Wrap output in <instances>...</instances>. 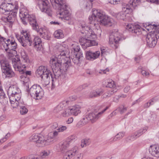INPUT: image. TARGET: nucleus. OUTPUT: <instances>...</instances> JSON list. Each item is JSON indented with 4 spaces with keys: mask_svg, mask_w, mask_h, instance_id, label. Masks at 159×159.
<instances>
[{
    "mask_svg": "<svg viewBox=\"0 0 159 159\" xmlns=\"http://www.w3.org/2000/svg\"><path fill=\"white\" fill-rule=\"evenodd\" d=\"M52 5H55L56 8L60 10L59 14L62 19L68 20L70 19V14L67 4L62 0H50Z\"/></svg>",
    "mask_w": 159,
    "mask_h": 159,
    "instance_id": "7ed1b4c3",
    "label": "nucleus"
},
{
    "mask_svg": "<svg viewBox=\"0 0 159 159\" xmlns=\"http://www.w3.org/2000/svg\"><path fill=\"white\" fill-rule=\"evenodd\" d=\"M10 136V134L8 133L5 136V137L2 139L0 140H1L2 142L1 144L3 143L4 142L6 141L7 139Z\"/></svg>",
    "mask_w": 159,
    "mask_h": 159,
    "instance_id": "09e8293b",
    "label": "nucleus"
},
{
    "mask_svg": "<svg viewBox=\"0 0 159 159\" xmlns=\"http://www.w3.org/2000/svg\"><path fill=\"white\" fill-rule=\"evenodd\" d=\"M118 110L121 114H122L127 111V107H125L123 105H122L118 108Z\"/></svg>",
    "mask_w": 159,
    "mask_h": 159,
    "instance_id": "37998d69",
    "label": "nucleus"
},
{
    "mask_svg": "<svg viewBox=\"0 0 159 159\" xmlns=\"http://www.w3.org/2000/svg\"><path fill=\"white\" fill-rule=\"evenodd\" d=\"M69 147L67 142L65 141L60 143L57 146V149L58 151L62 153H64L67 151V148Z\"/></svg>",
    "mask_w": 159,
    "mask_h": 159,
    "instance_id": "b1692460",
    "label": "nucleus"
},
{
    "mask_svg": "<svg viewBox=\"0 0 159 159\" xmlns=\"http://www.w3.org/2000/svg\"><path fill=\"white\" fill-rule=\"evenodd\" d=\"M54 35L55 37L57 39H61L64 37L63 31L61 30L56 31L54 33Z\"/></svg>",
    "mask_w": 159,
    "mask_h": 159,
    "instance_id": "f704fd0d",
    "label": "nucleus"
},
{
    "mask_svg": "<svg viewBox=\"0 0 159 159\" xmlns=\"http://www.w3.org/2000/svg\"><path fill=\"white\" fill-rule=\"evenodd\" d=\"M100 55L99 51H98L93 52L91 51H88L86 52L85 57L86 59L90 61H93L98 58Z\"/></svg>",
    "mask_w": 159,
    "mask_h": 159,
    "instance_id": "aec40b11",
    "label": "nucleus"
},
{
    "mask_svg": "<svg viewBox=\"0 0 159 159\" xmlns=\"http://www.w3.org/2000/svg\"><path fill=\"white\" fill-rule=\"evenodd\" d=\"M6 39L5 38H4V37H3L2 36V37H1L0 38V43H2V42H4Z\"/></svg>",
    "mask_w": 159,
    "mask_h": 159,
    "instance_id": "774afa93",
    "label": "nucleus"
},
{
    "mask_svg": "<svg viewBox=\"0 0 159 159\" xmlns=\"http://www.w3.org/2000/svg\"><path fill=\"white\" fill-rule=\"evenodd\" d=\"M62 116L65 117H67L71 114L70 110L69 108L63 110L61 112Z\"/></svg>",
    "mask_w": 159,
    "mask_h": 159,
    "instance_id": "4c0bfd02",
    "label": "nucleus"
},
{
    "mask_svg": "<svg viewBox=\"0 0 159 159\" xmlns=\"http://www.w3.org/2000/svg\"><path fill=\"white\" fill-rule=\"evenodd\" d=\"M36 30L37 32H39V34L41 35V36L42 35H43V32L44 31V30H43L41 28L39 29V28H38L37 29V30Z\"/></svg>",
    "mask_w": 159,
    "mask_h": 159,
    "instance_id": "864d4df0",
    "label": "nucleus"
},
{
    "mask_svg": "<svg viewBox=\"0 0 159 159\" xmlns=\"http://www.w3.org/2000/svg\"><path fill=\"white\" fill-rule=\"evenodd\" d=\"M108 108V107H106L101 112H99L97 114L94 112H92L87 114L83 118L84 120H86L87 121L90 120L91 122L93 123L96 121L100 117L101 115L103 114Z\"/></svg>",
    "mask_w": 159,
    "mask_h": 159,
    "instance_id": "2eb2a0df",
    "label": "nucleus"
},
{
    "mask_svg": "<svg viewBox=\"0 0 159 159\" xmlns=\"http://www.w3.org/2000/svg\"><path fill=\"white\" fill-rule=\"evenodd\" d=\"M2 2L7 4H10L14 7L15 10H17L19 9L18 4L16 2L12 0H3Z\"/></svg>",
    "mask_w": 159,
    "mask_h": 159,
    "instance_id": "473e14b6",
    "label": "nucleus"
},
{
    "mask_svg": "<svg viewBox=\"0 0 159 159\" xmlns=\"http://www.w3.org/2000/svg\"><path fill=\"white\" fill-rule=\"evenodd\" d=\"M154 99H152L149 100L147 103L144 105V107L145 108L148 107L151 105L153 104L154 103Z\"/></svg>",
    "mask_w": 159,
    "mask_h": 159,
    "instance_id": "a18cd8bd",
    "label": "nucleus"
},
{
    "mask_svg": "<svg viewBox=\"0 0 159 159\" xmlns=\"http://www.w3.org/2000/svg\"><path fill=\"white\" fill-rule=\"evenodd\" d=\"M10 100L11 102H17L19 101L21 97L20 90L16 85L10 86L7 91Z\"/></svg>",
    "mask_w": 159,
    "mask_h": 159,
    "instance_id": "39448f33",
    "label": "nucleus"
},
{
    "mask_svg": "<svg viewBox=\"0 0 159 159\" xmlns=\"http://www.w3.org/2000/svg\"><path fill=\"white\" fill-rule=\"evenodd\" d=\"M72 50V53L74 54H79V53H82L80 51V48L79 45L78 44L75 43L71 45Z\"/></svg>",
    "mask_w": 159,
    "mask_h": 159,
    "instance_id": "7c9ffc66",
    "label": "nucleus"
},
{
    "mask_svg": "<svg viewBox=\"0 0 159 159\" xmlns=\"http://www.w3.org/2000/svg\"><path fill=\"white\" fill-rule=\"evenodd\" d=\"M21 33L24 36V38L19 35H16V38L22 46L27 47L33 45L34 39L31 37L29 33L26 31L22 30Z\"/></svg>",
    "mask_w": 159,
    "mask_h": 159,
    "instance_id": "423d86ee",
    "label": "nucleus"
},
{
    "mask_svg": "<svg viewBox=\"0 0 159 159\" xmlns=\"http://www.w3.org/2000/svg\"><path fill=\"white\" fill-rule=\"evenodd\" d=\"M0 96L2 97H6V95L2 89L0 90Z\"/></svg>",
    "mask_w": 159,
    "mask_h": 159,
    "instance_id": "bf43d9fd",
    "label": "nucleus"
},
{
    "mask_svg": "<svg viewBox=\"0 0 159 159\" xmlns=\"http://www.w3.org/2000/svg\"><path fill=\"white\" fill-rule=\"evenodd\" d=\"M159 38V30L150 32L147 36L146 40L147 45L150 48L154 47L157 43V39Z\"/></svg>",
    "mask_w": 159,
    "mask_h": 159,
    "instance_id": "1a4fd4ad",
    "label": "nucleus"
},
{
    "mask_svg": "<svg viewBox=\"0 0 159 159\" xmlns=\"http://www.w3.org/2000/svg\"><path fill=\"white\" fill-rule=\"evenodd\" d=\"M136 5L134 0H130L127 4H124L122 5V7L123 11L115 14L116 18L118 20H124L126 17L125 12L128 14L131 13L133 9H135Z\"/></svg>",
    "mask_w": 159,
    "mask_h": 159,
    "instance_id": "20e7f679",
    "label": "nucleus"
},
{
    "mask_svg": "<svg viewBox=\"0 0 159 159\" xmlns=\"http://www.w3.org/2000/svg\"><path fill=\"white\" fill-rule=\"evenodd\" d=\"M89 23L90 24L88 26L84 24L81 26L83 30H85L84 32H82L83 34L82 38L79 39L80 42L82 45H84L86 47L97 45L98 43L96 41L97 39L96 35L90 29V26H95L96 22H99L101 25L107 26H112L116 24V22L112 18L106 16L101 11L99 10L93 9V14L89 18Z\"/></svg>",
    "mask_w": 159,
    "mask_h": 159,
    "instance_id": "f03ea898",
    "label": "nucleus"
},
{
    "mask_svg": "<svg viewBox=\"0 0 159 159\" xmlns=\"http://www.w3.org/2000/svg\"><path fill=\"white\" fill-rule=\"evenodd\" d=\"M130 89V87L129 86H126L124 89V91L125 93H127Z\"/></svg>",
    "mask_w": 159,
    "mask_h": 159,
    "instance_id": "680f3d73",
    "label": "nucleus"
},
{
    "mask_svg": "<svg viewBox=\"0 0 159 159\" xmlns=\"http://www.w3.org/2000/svg\"><path fill=\"white\" fill-rule=\"evenodd\" d=\"M104 92L103 90L101 88L97 89L91 92L89 95L90 98L97 97L100 96Z\"/></svg>",
    "mask_w": 159,
    "mask_h": 159,
    "instance_id": "bb28decb",
    "label": "nucleus"
},
{
    "mask_svg": "<svg viewBox=\"0 0 159 159\" xmlns=\"http://www.w3.org/2000/svg\"><path fill=\"white\" fill-rule=\"evenodd\" d=\"M21 59L22 61L25 63H27L29 61L28 57L25 52H22L21 53Z\"/></svg>",
    "mask_w": 159,
    "mask_h": 159,
    "instance_id": "e433bc0d",
    "label": "nucleus"
},
{
    "mask_svg": "<svg viewBox=\"0 0 159 159\" xmlns=\"http://www.w3.org/2000/svg\"><path fill=\"white\" fill-rule=\"evenodd\" d=\"M109 71V69H106L105 70H100V71L99 72V73L100 74H106V73L107 72Z\"/></svg>",
    "mask_w": 159,
    "mask_h": 159,
    "instance_id": "13d9d810",
    "label": "nucleus"
},
{
    "mask_svg": "<svg viewBox=\"0 0 159 159\" xmlns=\"http://www.w3.org/2000/svg\"><path fill=\"white\" fill-rule=\"evenodd\" d=\"M71 114L75 116H77L80 114L81 111L80 110V107L79 105H75L73 106L72 108H70Z\"/></svg>",
    "mask_w": 159,
    "mask_h": 159,
    "instance_id": "c85d7f7f",
    "label": "nucleus"
},
{
    "mask_svg": "<svg viewBox=\"0 0 159 159\" xmlns=\"http://www.w3.org/2000/svg\"><path fill=\"white\" fill-rule=\"evenodd\" d=\"M3 46L6 51L9 49L15 52V49L17 48V44L14 39H6L4 42Z\"/></svg>",
    "mask_w": 159,
    "mask_h": 159,
    "instance_id": "f3484780",
    "label": "nucleus"
},
{
    "mask_svg": "<svg viewBox=\"0 0 159 159\" xmlns=\"http://www.w3.org/2000/svg\"><path fill=\"white\" fill-rule=\"evenodd\" d=\"M20 111L22 115H24L27 112L28 110L25 106H22L20 107Z\"/></svg>",
    "mask_w": 159,
    "mask_h": 159,
    "instance_id": "c03bdc74",
    "label": "nucleus"
},
{
    "mask_svg": "<svg viewBox=\"0 0 159 159\" xmlns=\"http://www.w3.org/2000/svg\"><path fill=\"white\" fill-rule=\"evenodd\" d=\"M21 19L23 23L25 25L27 24V22L29 21L30 24L32 25L33 29L37 30L39 28V26L34 16L30 15L26 13L24 14Z\"/></svg>",
    "mask_w": 159,
    "mask_h": 159,
    "instance_id": "f8f14e48",
    "label": "nucleus"
},
{
    "mask_svg": "<svg viewBox=\"0 0 159 159\" xmlns=\"http://www.w3.org/2000/svg\"><path fill=\"white\" fill-rule=\"evenodd\" d=\"M50 23L51 24H53L55 25H59V23L56 21H52L50 22Z\"/></svg>",
    "mask_w": 159,
    "mask_h": 159,
    "instance_id": "338daca9",
    "label": "nucleus"
},
{
    "mask_svg": "<svg viewBox=\"0 0 159 159\" xmlns=\"http://www.w3.org/2000/svg\"><path fill=\"white\" fill-rule=\"evenodd\" d=\"M33 44L37 50H40L42 48V45L41 39L38 37H36L34 39Z\"/></svg>",
    "mask_w": 159,
    "mask_h": 159,
    "instance_id": "a878e982",
    "label": "nucleus"
},
{
    "mask_svg": "<svg viewBox=\"0 0 159 159\" xmlns=\"http://www.w3.org/2000/svg\"><path fill=\"white\" fill-rule=\"evenodd\" d=\"M121 36L118 32H113L110 35L109 38V43L110 46L114 48L118 47L117 44L121 40Z\"/></svg>",
    "mask_w": 159,
    "mask_h": 159,
    "instance_id": "4468645a",
    "label": "nucleus"
},
{
    "mask_svg": "<svg viewBox=\"0 0 159 159\" xmlns=\"http://www.w3.org/2000/svg\"><path fill=\"white\" fill-rule=\"evenodd\" d=\"M116 112L115 111H113L108 116V118L109 119L111 118L113 116L116 115Z\"/></svg>",
    "mask_w": 159,
    "mask_h": 159,
    "instance_id": "052dcab7",
    "label": "nucleus"
},
{
    "mask_svg": "<svg viewBox=\"0 0 159 159\" xmlns=\"http://www.w3.org/2000/svg\"><path fill=\"white\" fill-rule=\"evenodd\" d=\"M64 106L63 104L61 103L58 105L57 107L55 108V111L58 112H61L63 110Z\"/></svg>",
    "mask_w": 159,
    "mask_h": 159,
    "instance_id": "79ce46f5",
    "label": "nucleus"
},
{
    "mask_svg": "<svg viewBox=\"0 0 159 159\" xmlns=\"http://www.w3.org/2000/svg\"><path fill=\"white\" fill-rule=\"evenodd\" d=\"M50 152L48 150L43 151L40 153V157L44 158L48 157L50 154Z\"/></svg>",
    "mask_w": 159,
    "mask_h": 159,
    "instance_id": "a19ab883",
    "label": "nucleus"
},
{
    "mask_svg": "<svg viewBox=\"0 0 159 159\" xmlns=\"http://www.w3.org/2000/svg\"><path fill=\"white\" fill-rule=\"evenodd\" d=\"M2 71L6 77H12L15 75L14 73L12 71L11 67L7 62L4 60L0 61Z\"/></svg>",
    "mask_w": 159,
    "mask_h": 159,
    "instance_id": "ddd939ff",
    "label": "nucleus"
},
{
    "mask_svg": "<svg viewBox=\"0 0 159 159\" xmlns=\"http://www.w3.org/2000/svg\"><path fill=\"white\" fill-rule=\"evenodd\" d=\"M149 152L156 157H159V145L151 146L149 149Z\"/></svg>",
    "mask_w": 159,
    "mask_h": 159,
    "instance_id": "393cba45",
    "label": "nucleus"
},
{
    "mask_svg": "<svg viewBox=\"0 0 159 159\" xmlns=\"http://www.w3.org/2000/svg\"><path fill=\"white\" fill-rule=\"evenodd\" d=\"M140 59V56H137L135 57V61H136L137 63H139Z\"/></svg>",
    "mask_w": 159,
    "mask_h": 159,
    "instance_id": "69168bd1",
    "label": "nucleus"
},
{
    "mask_svg": "<svg viewBox=\"0 0 159 159\" xmlns=\"http://www.w3.org/2000/svg\"><path fill=\"white\" fill-rule=\"evenodd\" d=\"M117 91L116 89L112 90L111 89L108 92L104 93L102 96V98L103 99L106 98L110 97L112 95L113 93Z\"/></svg>",
    "mask_w": 159,
    "mask_h": 159,
    "instance_id": "72a5a7b5",
    "label": "nucleus"
},
{
    "mask_svg": "<svg viewBox=\"0 0 159 159\" xmlns=\"http://www.w3.org/2000/svg\"><path fill=\"white\" fill-rule=\"evenodd\" d=\"M12 64L15 70L18 71L21 74H24L26 76L31 75L30 71H26L25 72V68L26 67V65L20 62V60L18 58H12Z\"/></svg>",
    "mask_w": 159,
    "mask_h": 159,
    "instance_id": "0eeeda50",
    "label": "nucleus"
},
{
    "mask_svg": "<svg viewBox=\"0 0 159 159\" xmlns=\"http://www.w3.org/2000/svg\"><path fill=\"white\" fill-rule=\"evenodd\" d=\"M28 91L31 97L36 100L41 99L44 95L43 91L38 85H33Z\"/></svg>",
    "mask_w": 159,
    "mask_h": 159,
    "instance_id": "9d476101",
    "label": "nucleus"
},
{
    "mask_svg": "<svg viewBox=\"0 0 159 159\" xmlns=\"http://www.w3.org/2000/svg\"><path fill=\"white\" fill-rule=\"evenodd\" d=\"M67 129V127L66 126H62V125H60L58 129H57V130H58V133L59 132H62L66 130Z\"/></svg>",
    "mask_w": 159,
    "mask_h": 159,
    "instance_id": "de8ad7c7",
    "label": "nucleus"
},
{
    "mask_svg": "<svg viewBox=\"0 0 159 159\" xmlns=\"http://www.w3.org/2000/svg\"><path fill=\"white\" fill-rule=\"evenodd\" d=\"M74 56L72 58L74 63L76 64H78L81 62L83 60V54L82 53H79V54H74Z\"/></svg>",
    "mask_w": 159,
    "mask_h": 159,
    "instance_id": "cd10ccee",
    "label": "nucleus"
},
{
    "mask_svg": "<svg viewBox=\"0 0 159 159\" xmlns=\"http://www.w3.org/2000/svg\"><path fill=\"white\" fill-rule=\"evenodd\" d=\"M107 84L106 86L107 87L111 88V89H112V90L115 89L116 90V89L115 88L116 85L114 81L111 80H107Z\"/></svg>",
    "mask_w": 159,
    "mask_h": 159,
    "instance_id": "c9c22d12",
    "label": "nucleus"
},
{
    "mask_svg": "<svg viewBox=\"0 0 159 159\" xmlns=\"http://www.w3.org/2000/svg\"><path fill=\"white\" fill-rule=\"evenodd\" d=\"M126 30L137 35L141 34V28L139 25H134L132 24L127 25L126 27Z\"/></svg>",
    "mask_w": 159,
    "mask_h": 159,
    "instance_id": "a211bd4d",
    "label": "nucleus"
},
{
    "mask_svg": "<svg viewBox=\"0 0 159 159\" xmlns=\"http://www.w3.org/2000/svg\"><path fill=\"white\" fill-rule=\"evenodd\" d=\"M159 25H156L155 24L152 25L151 24H149L148 23V25H147L145 27V28L148 31H150V32L151 31H156L158 29L159 30Z\"/></svg>",
    "mask_w": 159,
    "mask_h": 159,
    "instance_id": "2f4dec72",
    "label": "nucleus"
},
{
    "mask_svg": "<svg viewBox=\"0 0 159 159\" xmlns=\"http://www.w3.org/2000/svg\"><path fill=\"white\" fill-rule=\"evenodd\" d=\"M18 9H13L12 11L10 12L8 16L6 18L7 22H9L11 25L12 24L15 20L16 19V14Z\"/></svg>",
    "mask_w": 159,
    "mask_h": 159,
    "instance_id": "412c9836",
    "label": "nucleus"
},
{
    "mask_svg": "<svg viewBox=\"0 0 159 159\" xmlns=\"http://www.w3.org/2000/svg\"><path fill=\"white\" fill-rule=\"evenodd\" d=\"M58 126L57 123L55 122L53 123L51 126L50 127L52 129H56Z\"/></svg>",
    "mask_w": 159,
    "mask_h": 159,
    "instance_id": "603ef678",
    "label": "nucleus"
},
{
    "mask_svg": "<svg viewBox=\"0 0 159 159\" xmlns=\"http://www.w3.org/2000/svg\"><path fill=\"white\" fill-rule=\"evenodd\" d=\"M14 9V7L10 4H7L5 3L2 2L0 6V12L5 14L6 13L10 12Z\"/></svg>",
    "mask_w": 159,
    "mask_h": 159,
    "instance_id": "4be33fe9",
    "label": "nucleus"
},
{
    "mask_svg": "<svg viewBox=\"0 0 159 159\" xmlns=\"http://www.w3.org/2000/svg\"><path fill=\"white\" fill-rule=\"evenodd\" d=\"M83 140L85 143V146L89 145V140L88 139H83Z\"/></svg>",
    "mask_w": 159,
    "mask_h": 159,
    "instance_id": "e2e57ef3",
    "label": "nucleus"
},
{
    "mask_svg": "<svg viewBox=\"0 0 159 159\" xmlns=\"http://www.w3.org/2000/svg\"><path fill=\"white\" fill-rule=\"evenodd\" d=\"M50 63L52 70L53 75L49 70L47 67L40 66L36 71V74L38 77L42 79V83L46 86L50 82L51 77L52 81V87L55 86V82L58 79L59 81L61 76L63 77L62 73L65 72L68 67L71 65L70 59L66 57L64 51L60 52L59 54L51 59Z\"/></svg>",
    "mask_w": 159,
    "mask_h": 159,
    "instance_id": "f257e3e1",
    "label": "nucleus"
},
{
    "mask_svg": "<svg viewBox=\"0 0 159 159\" xmlns=\"http://www.w3.org/2000/svg\"><path fill=\"white\" fill-rule=\"evenodd\" d=\"M125 134V132H120L117 134L113 138L110 139L107 142L111 143L117 141V140H119L124 136Z\"/></svg>",
    "mask_w": 159,
    "mask_h": 159,
    "instance_id": "c756f323",
    "label": "nucleus"
},
{
    "mask_svg": "<svg viewBox=\"0 0 159 159\" xmlns=\"http://www.w3.org/2000/svg\"><path fill=\"white\" fill-rule=\"evenodd\" d=\"M41 36L44 39L47 40L49 39L50 37L49 36L48 34V32L45 30H44L43 35H42Z\"/></svg>",
    "mask_w": 159,
    "mask_h": 159,
    "instance_id": "49530a36",
    "label": "nucleus"
},
{
    "mask_svg": "<svg viewBox=\"0 0 159 159\" xmlns=\"http://www.w3.org/2000/svg\"><path fill=\"white\" fill-rule=\"evenodd\" d=\"M13 143V142H9V143H7V144L5 145L3 147V149H6V148H8L9 147H10L11 146H12Z\"/></svg>",
    "mask_w": 159,
    "mask_h": 159,
    "instance_id": "3c124183",
    "label": "nucleus"
},
{
    "mask_svg": "<svg viewBox=\"0 0 159 159\" xmlns=\"http://www.w3.org/2000/svg\"><path fill=\"white\" fill-rule=\"evenodd\" d=\"M63 153V159H82L83 157V154L79 152L77 147H74Z\"/></svg>",
    "mask_w": 159,
    "mask_h": 159,
    "instance_id": "6e6552de",
    "label": "nucleus"
},
{
    "mask_svg": "<svg viewBox=\"0 0 159 159\" xmlns=\"http://www.w3.org/2000/svg\"><path fill=\"white\" fill-rule=\"evenodd\" d=\"M142 75L144 76L145 75L146 77H148L149 75V74L148 72L147 73L145 70H142L141 71Z\"/></svg>",
    "mask_w": 159,
    "mask_h": 159,
    "instance_id": "6e6d98bb",
    "label": "nucleus"
},
{
    "mask_svg": "<svg viewBox=\"0 0 159 159\" xmlns=\"http://www.w3.org/2000/svg\"><path fill=\"white\" fill-rule=\"evenodd\" d=\"M73 118L72 117L69 118L68 120L67 121V122L68 124H70L73 121Z\"/></svg>",
    "mask_w": 159,
    "mask_h": 159,
    "instance_id": "0e129e2a",
    "label": "nucleus"
},
{
    "mask_svg": "<svg viewBox=\"0 0 159 159\" xmlns=\"http://www.w3.org/2000/svg\"><path fill=\"white\" fill-rule=\"evenodd\" d=\"M88 122V121H87L86 120H84L83 118L81 120L79 121L78 123L76 126L77 127H80L83 126Z\"/></svg>",
    "mask_w": 159,
    "mask_h": 159,
    "instance_id": "ea45409f",
    "label": "nucleus"
},
{
    "mask_svg": "<svg viewBox=\"0 0 159 159\" xmlns=\"http://www.w3.org/2000/svg\"><path fill=\"white\" fill-rule=\"evenodd\" d=\"M126 97V95L125 94H121L118 96H116L115 97V98L116 99H118L120 98H125Z\"/></svg>",
    "mask_w": 159,
    "mask_h": 159,
    "instance_id": "5fc2aeb1",
    "label": "nucleus"
},
{
    "mask_svg": "<svg viewBox=\"0 0 159 159\" xmlns=\"http://www.w3.org/2000/svg\"><path fill=\"white\" fill-rule=\"evenodd\" d=\"M30 140L36 142V145L38 147H43L44 146L43 137H40L37 134H33L30 138Z\"/></svg>",
    "mask_w": 159,
    "mask_h": 159,
    "instance_id": "6ab92c4d",
    "label": "nucleus"
},
{
    "mask_svg": "<svg viewBox=\"0 0 159 159\" xmlns=\"http://www.w3.org/2000/svg\"><path fill=\"white\" fill-rule=\"evenodd\" d=\"M75 135L71 136L68 137L66 140L65 141L67 142L68 145L70 146L71 143L75 141Z\"/></svg>",
    "mask_w": 159,
    "mask_h": 159,
    "instance_id": "58836bf2",
    "label": "nucleus"
},
{
    "mask_svg": "<svg viewBox=\"0 0 159 159\" xmlns=\"http://www.w3.org/2000/svg\"><path fill=\"white\" fill-rule=\"evenodd\" d=\"M120 2V0H109V2L111 4H116Z\"/></svg>",
    "mask_w": 159,
    "mask_h": 159,
    "instance_id": "8fccbe9b",
    "label": "nucleus"
},
{
    "mask_svg": "<svg viewBox=\"0 0 159 159\" xmlns=\"http://www.w3.org/2000/svg\"><path fill=\"white\" fill-rule=\"evenodd\" d=\"M38 6L40 11L51 16L52 14V11L48 0H39Z\"/></svg>",
    "mask_w": 159,
    "mask_h": 159,
    "instance_id": "9b49d317",
    "label": "nucleus"
},
{
    "mask_svg": "<svg viewBox=\"0 0 159 159\" xmlns=\"http://www.w3.org/2000/svg\"><path fill=\"white\" fill-rule=\"evenodd\" d=\"M148 2L154 3L156 4H159V0H146Z\"/></svg>",
    "mask_w": 159,
    "mask_h": 159,
    "instance_id": "4d7b16f0",
    "label": "nucleus"
},
{
    "mask_svg": "<svg viewBox=\"0 0 159 159\" xmlns=\"http://www.w3.org/2000/svg\"><path fill=\"white\" fill-rule=\"evenodd\" d=\"M147 130L146 128L141 129L130 135L126 139V141L127 142H130L134 141L139 137Z\"/></svg>",
    "mask_w": 159,
    "mask_h": 159,
    "instance_id": "dca6fc26",
    "label": "nucleus"
},
{
    "mask_svg": "<svg viewBox=\"0 0 159 159\" xmlns=\"http://www.w3.org/2000/svg\"><path fill=\"white\" fill-rule=\"evenodd\" d=\"M58 135V132L54 131L53 132L49 133L48 135L47 139H45L43 138V140L44 143V146L49 144V143L53 141V138L56 137Z\"/></svg>",
    "mask_w": 159,
    "mask_h": 159,
    "instance_id": "5701e85b",
    "label": "nucleus"
}]
</instances>
